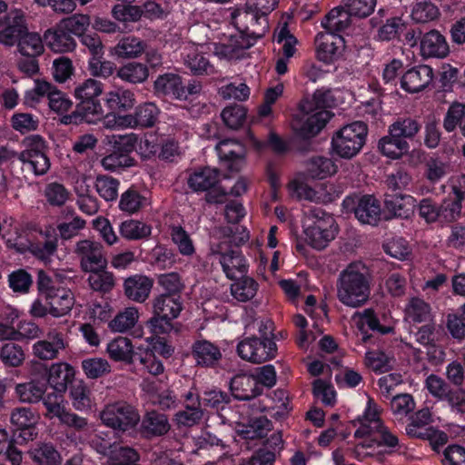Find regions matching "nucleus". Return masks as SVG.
<instances>
[{
	"label": "nucleus",
	"mask_w": 465,
	"mask_h": 465,
	"mask_svg": "<svg viewBox=\"0 0 465 465\" xmlns=\"http://www.w3.org/2000/svg\"><path fill=\"white\" fill-rule=\"evenodd\" d=\"M370 282L365 267L361 263H351L343 270L337 282V297L350 307H360L370 297Z\"/></svg>",
	"instance_id": "1"
},
{
	"label": "nucleus",
	"mask_w": 465,
	"mask_h": 465,
	"mask_svg": "<svg viewBox=\"0 0 465 465\" xmlns=\"http://www.w3.org/2000/svg\"><path fill=\"white\" fill-rule=\"evenodd\" d=\"M334 99L330 90H317L312 99H304L300 104L302 113L310 114L299 130V134L308 139L317 135L331 117L327 108L331 107Z\"/></svg>",
	"instance_id": "2"
},
{
	"label": "nucleus",
	"mask_w": 465,
	"mask_h": 465,
	"mask_svg": "<svg viewBox=\"0 0 465 465\" xmlns=\"http://www.w3.org/2000/svg\"><path fill=\"white\" fill-rule=\"evenodd\" d=\"M183 309L180 296L160 294L153 301V316L148 321L155 335L179 331L177 323L173 322Z\"/></svg>",
	"instance_id": "3"
},
{
	"label": "nucleus",
	"mask_w": 465,
	"mask_h": 465,
	"mask_svg": "<svg viewBox=\"0 0 465 465\" xmlns=\"http://www.w3.org/2000/svg\"><path fill=\"white\" fill-rule=\"evenodd\" d=\"M25 150L17 153L7 146H0V163L18 158L24 164H27L35 174L45 173L49 167V159L44 153L45 148L44 140L39 135H32L24 140Z\"/></svg>",
	"instance_id": "4"
},
{
	"label": "nucleus",
	"mask_w": 465,
	"mask_h": 465,
	"mask_svg": "<svg viewBox=\"0 0 465 465\" xmlns=\"http://www.w3.org/2000/svg\"><path fill=\"white\" fill-rule=\"evenodd\" d=\"M367 133V125L363 122L343 126L332 137L333 151L341 158L351 159L364 145Z\"/></svg>",
	"instance_id": "5"
},
{
	"label": "nucleus",
	"mask_w": 465,
	"mask_h": 465,
	"mask_svg": "<svg viewBox=\"0 0 465 465\" xmlns=\"http://www.w3.org/2000/svg\"><path fill=\"white\" fill-rule=\"evenodd\" d=\"M260 337H250L242 340L237 346L238 355L245 361L259 364L273 358L277 351L276 343L270 337L271 331L262 332L260 327Z\"/></svg>",
	"instance_id": "6"
},
{
	"label": "nucleus",
	"mask_w": 465,
	"mask_h": 465,
	"mask_svg": "<svg viewBox=\"0 0 465 465\" xmlns=\"http://www.w3.org/2000/svg\"><path fill=\"white\" fill-rule=\"evenodd\" d=\"M100 417L104 425L122 431L134 428L140 421L136 409L124 401L106 405Z\"/></svg>",
	"instance_id": "7"
},
{
	"label": "nucleus",
	"mask_w": 465,
	"mask_h": 465,
	"mask_svg": "<svg viewBox=\"0 0 465 465\" xmlns=\"http://www.w3.org/2000/svg\"><path fill=\"white\" fill-rule=\"evenodd\" d=\"M79 260L83 272L94 271L107 267L106 254L101 242L89 239L76 242L74 251Z\"/></svg>",
	"instance_id": "8"
},
{
	"label": "nucleus",
	"mask_w": 465,
	"mask_h": 465,
	"mask_svg": "<svg viewBox=\"0 0 465 465\" xmlns=\"http://www.w3.org/2000/svg\"><path fill=\"white\" fill-rule=\"evenodd\" d=\"M27 22L22 10L15 9L0 16V44L11 47L27 33Z\"/></svg>",
	"instance_id": "9"
},
{
	"label": "nucleus",
	"mask_w": 465,
	"mask_h": 465,
	"mask_svg": "<svg viewBox=\"0 0 465 465\" xmlns=\"http://www.w3.org/2000/svg\"><path fill=\"white\" fill-rule=\"evenodd\" d=\"M234 18L241 30L254 39L262 38L269 29L267 12L260 13L257 7L247 6L238 11Z\"/></svg>",
	"instance_id": "10"
},
{
	"label": "nucleus",
	"mask_w": 465,
	"mask_h": 465,
	"mask_svg": "<svg viewBox=\"0 0 465 465\" xmlns=\"http://www.w3.org/2000/svg\"><path fill=\"white\" fill-rule=\"evenodd\" d=\"M312 215L316 221L305 230L306 240L314 249L323 250L335 237L334 220L329 215L320 217L315 211L312 212Z\"/></svg>",
	"instance_id": "11"
},
{
	"label": "nucleus",
	"mask_w": 465,
	"mask_h": 465,
	"mask_svg": "<svg viewBox=\"0 0 465 465\" xmlns=\"http://www.w3.org/2000/svg\"><path fill=\"white\" fill-rule=\"evenodd\" d=\"M228 242L223 241L212 248L213 253L220 254V262L226 276L236 280L247 272V264L238 250H228Z\"/></svg>",
	"instance_id": "12"
},
{
	"label": "nucleus",
	"mask_w": 465,
	"mask_h": 465,
	"mask_svg": "<svg viewBox=\"0 0 465 465\" xmlns=\"http://www.w3.org/2000/svg\"><path fill=\"white\" fill-rule=\"evenodd\" d=\"M39 420V414L27 407H16L10 413V423L20 430L19 437L25 441L33 440L37 436L35 427Z\"/></svg>",
	"instance_id": "13"
},
{
	"label": "nucleus",
	"mask_w": 465,
	"mask_h": 465,
	"mask_svg": "<svg viewBox=\"0 0 465 465\" xmlns=\"http://www.w3.org/2000/svg\"><path fill=\"white\" fill-rule=\"evenodd\" d=\"M289 186L300 199L315 203H328L335 198V190L331 183H322L316 189L304 182L294 180L290 183Z\"/></svg>",
	"instance_id": "14"
},
{
	"label": "nucleus",
	"mask_w": 465,
	"mask_h": 465,
	"mask_svg": "<svg viewBox=\"0 0 465 465\" xmlns=\"http://www.w3.org/2000/svg\"><path fill=\"white\" fill-rule=\"evenodd\" d=\"M65 347L66 343L63 334L56 330H52L46 334L45 340L38 341L34 344L33 352L40 360L52 361L56 359L59 352Z\"/></svg>",
	"instance_id": "15"
},
{
	"label": "nucleus",
	"mask_w": 465,
	"mask_h": 465,
	"mask_svg": "<svg viewBox=\"0 0 465 465\" xmlns=\"http://www.w3.org/2000/svg\"><path fill=\"white\" fill-rule=\"evenodd\" d=\"M433 79L432 68L429 65H418L409 69L401 77V87L409 93L424 90Z\"/></svg>",
	"instance_id": "16"
},
{
	"label": "nucleus",
	"mask_w": 465,
	"mask_h": 465,
	"mask_svg": "<svg viewBox=\"0 0 465 465\" xmlns=\"http://www.w3.org/2000/svg\"><path fill=\"white\" fill-rule=\"evenodd\" d=\"M153 284V281L145 275H132L124 281V293L128 300L143 303L148 299Z\"/></svg>",
	"instance_id": "17"
},
{
	"label": "nucleus",
	"mask_w": 465,
	"mask_h": 465,
	"mask_svg": "<svg viewBox=\"0 0 465 465\" xmlns=\"http://www.w3.org/2000/svg\"><path fill=\"white\" fill-rule=\"evenodd\" d=\"M171 429L168 418L164 413L155 410L147 411L143 416L140 431L147 439L161 437Z\"/></svg>",
	"instance_id": "18"
},
{
	"label": "nucleus",
	"mask_w": 465,
	"mask_h": 465,
	"mask_svg": "<svg viewBox=\"0 0 465 465\" xmlns=\"http://www.w3.org/2000/svg\"><path fill=\"white\" fill-rule=\"evenodd\" d=\"M342 37L329 31L319 33L315 37L317 55L321 61L331 62L339 54L342 46Z\"/></svg>",
	"instance_id": "19"
},
{
	"label": "nucleus",
	"mask_w": 465,
	"mask_h": 465,
	"mask_svg": "<svg viewBox=\"0 0 465 465\" xmlns=\"http://www.w3.org/2000/svg\"><path fill=\"white\" fill-rule=\"evenodd\" d=\"M230 389L233 397L241 401H250L262 391L256 377L245 373L235 375L231 380Z\"/></svg>",
	"instance_id": "20"
},
{
	"label": "nucleus",
	"mask_w": 465,
	"mask_h": 465,
	"mask_svg": "<svg viewBox=\"0 0 465 465\" xmlns=\"http://www.w3.org/2000/svg\"><path fill=\"white\" fill-rule=\"evenodd\" d=\"M355 217L364 224L377 225L381 220V204L373 195H363L354 207Z\"/></svg>",
	"instance_id": "21"
},
{
	"label": "nucleus",
	"mask_w": 465,
	"mask_h": 465,
	"mask_svg": "<svg viewBox=\"0 0 465 465\" xmlns=\"http://www.w3.org/2000/svg\"><path fill=\"white\" fill-rule=\"evenodd\" d=\"M420 51L425 57L443 58L449 54V45L439 31L430 30L420 39Z\"/></svg>",
	"instance_id": "22"
},
{
	"label": "nucleus",
	"mask_w": 465,
	"mask_h": 465,
	"mask_svg": "<svg viewBox=\"0 0 465 465\" xmlns=\"http://www.w3.org/2000/svg\"><path fill=\"white\" fill-rule=\"evenodd\" d=\"M46 45L56 53L73 51L76 45L75 40L59 24L54 28L48 29L44 35Z\"/></svg>",
	"instance_id": "23"
},
{
	"label": "nucleus",
	"mask_w": 465,
	"mask_h": 465,
	"mask_svg": "<svg viewBox=\"0 0 465 465\" xmlns=\"http://www.w3.org/2000/svg\"><path fill=\"white\" fill-rule=\"evenodd\" d=\"M192 356L197 365L212 367L222 358V353L217 346L208 341L202 340L193 344Z\"/></svg>",
	"instance_id": "24"
},
{
	"label": "nucleus",
	"mask_w": 465,
	"mask_h": 465,
	"mask_svg": "<svg viewBox=\"0 0 465 465\" xmlns=\"http://www.w3.org/2000/svg\"><path fill=\"white\" fill-rule=\"evenodd\" d=\"M49 313L54 317H61L69 313L74 304V295L70 291L57 289L47 292Z\"/></svg>",
	"instance_id": "25"
},
{
	"label": "nucleus",
	"mask_w": 465,
	"mask_h": 465,
	"mask_svg": "<svg viewBox=\"0 0 465 465\" xmlns=\"http://www.w3.org/2000/svg\"><path fill=\"white\" fill-rule=\"evenodd\" d=\"M46 383L32 380L16 384L15 387V393L20 402L35 404L42 401L46 392Z\"/></svg>",
	"instance_id": "26"
},
{
	"label": "nucleus",
	"mask_w": 465,
	"mask_h": 465,
	"mask_svg": "<svg viewBox=\"0 0 465 465\" xmlns=\"http://www.w3.org/2000/svg\"><path fill=\"white\" fill-rule=\"evenodd\" d=\"M74 368L67 363L53 364L48 373V383L59 393L67 390L68 384L73 383Z\"/></svg>",
	"instance_id": "27"
},
{
	"label": "nucleus",
	"mask_w": 465,
	"mask_h": 465,
	"mask_svg": "<svg viewBox=\"0 0 465 465\" xmlns=\"http://www.w3.org/2000/svg\"><path fill=\"white\" fill-rule=\"evenodd\" d=\"M271 430L272 422L265 416L252 418L237 426L238 434L247 440L263 438Z\"/></svg>",
	"instance_id": "28"
},
{
	"label": "nucleus",
	"mask_w": 465,
	"mask_h": 465,
	"mask_svg": "<svg viewBox=\"0 0 465 465\" xmlns=\"http://www.w3.org/2000/svg\"><path fill=\"white\" fill-rule=\"evenodd\" d=\"M107 352L114 361H124L128 364H132L138 356V354L134 351L131 340L121 336L108 343Z\"/></svg>",
	"instance_id": "29"
},
{
	"label": "nucleus",
	"mask_w": 465,
	"mask_h": 465,
	"mask_svg": "<svg viewBox=\"0 0 465 465\" xmlns=\"http://www.w3.org/2000/svg\"><path fill=\"white\" fill-rule=\"evenodd\" d=\"M147 46V43L138 37L124 36L114 46V54L120 58L134 59L145 53Z\"/></svg>",
	"instance_id": "30"
},
{
	"label": "nucleus",
	"mask_w": 465,
	"mask_h": 465,
	"mask_svg": "<svg viewBox=\"0 0 465 465\" xmlns=\"http://www.w3.org/2000/svg\"><path fill=\"white\" fill-rule=\"evenodd\" d=\"M154 89L157 93L170 94L177 99H186V92L182 84L181 77L173 74L160 75L154 82Z\"/></svg>",
	"instance_id": "31"
},
{
	"label": "nucleus",
	"mask_w": 465,
	"mask_h": 465,
	"mask_svg": "<svg viewBox=\"0 0 465 465\" xmlns=\"http://www.w3.org/2000/svg\"><path fill=\"white\" fill-rule=\"evenodd\" d=\"M219 182V172L216 169L203 168L195 172L188 178V185L195 192H206Z\"/></svg>",
	"instance_id": "32"
},
{
	"label": "nucleus",
	"mask_w": 465,
	"mask_h": 465,
	"mask_svg": "<svg viewBox=\"0 0 465 465\" xmlns=\"http://www.w3.org/2000/svg\"><path fill=\"white\" fill-rule=\"evenodd\" d=\"M414 202L410 195L397 194L385 200V207L393 216L408 219L413 213Z\"/></svg>",
	"instance_id": "33"
},
{
	"label": "nucleus",
	"mask_w": 465,
	"mask_h": 465,
	"mask_svg": "<svg viewBox=\"0 0 465 465\" xmlns=\"http://www.w3.org/2000/svg\"><path fill=\"white\" fill-rule=\"evenodd\" d=\"M18 51L24 56L36 57L44 53V45L41 36L35 32L23 34V36L15 44Z\"/></svg>",
	"instance_id": "34"
},
{
	"label": "nucleus",
	"mask_w": 465,
	"mask_h": 465,
	"mask_svg": "<svg viewBox=\"0 0 465 465\" xmlns=\"http://www.w3.org/2000/svg\"><path fill=\"white\" fill-rule=\"evenodd\" d=\"M379 149L384 155L398 159L409 152L410 144L407 141L393 137L389 130V134L379 141Z\"/></svg>",
	"instance_id": "35"
},
{
	"label": "nucleus",
	"mask_w": 465,
	"mask_h": 465,
	"mask_svg": "<svg viewBox=\"0 0 465 465\" xmlns=\"http://www.w3.org/2000/svg\"><path fill=\"white\" fill-rule=\"evenodd\" d=\"M338 166L327 157L315 156L307 162L308 174L312 178L323 179L337 173Z\"/></svg>",
	"instance_id": "36"
},
{
	"label": "nucleus",
	"mask_w": 465,
	"mask_h": 465,
	"mask_svg": "<svg viewBox=\"0 0 465 465\" xmlns=\"http://www.w3.org/2000/svg\"><path fill=\"white\" fill-rule=\"evenodd\" d=\"M392 136L403 141L412 140L420 130V124L414 118H399L389 127Z\"/></svg>",
	"instance_id": "37"
},
{
	"label": "nucleus",
	"mask_w": 465,
	"mask_h": 465,
	"mask_svg": "<svg viewBox=\"0 0 465 465\" xmlns=\"http://www.w3.org/2000/svg\"><path fill=\"white\" fill-rule=\"evenodd\" d=\"M231 285V293L237 301L245 302L252 300L257 292L258 283L251 277L241 275Z\"/></svg>",
	"instance_id": "38"
},
{
	"label": "nucleus",
	"mask_w": 465,
	"mask_h": 465,
	"mask_svg": "<svg viewBox=\"0 0 465 465\" xmlns=\"http://www.w3.org/2000/svg\"><path fill=\"white\" fill-rule=\"evenodd\" d=\"M99 268L94 271H89L88 282L92 290L102 293L110 292L115 285V278L113 272Z\"/></svg>",
	"instance_id": "39"
},
{
	"label": "nucleus",
	"mask_w": 465,
	"mask_h": 465,
	"mask_svg": "<svg viewBox=\"0 0 465 465\" xmlns=\"http://www.w3.org/2000/svg\"><path fill=\"white\" fill-rule=\"evenodd\" d=\"M36 465H61L62 457L58 450L49 443H43L30 452Z\"/></svg>",
	"instance_id": "40"
},
{
	"label": "nucleus",
	"mask_w": 465,
	"mask_h": 465,
	"mask_svg": "<svg viewBox=\"0 0 465 465\" xmlns=\"http://www.w3.org/2000/svg\"><path fill=\"white\" fill-rule=\"evenodd\" d=\"M117 76L125 82L141 84L148 78L149 71L145 64L131 62L117 70Z\"/></svg>",
	"instance_id": "41"
},
{
	"label": "nucleus",
	"mask_w": 465,
	"mask_h": 465,
	"mask_svg": "<svg viewBox=\"0 0 465 465\" xmlns=\"http://www.w3.org/2000/svg\"><path fill=\"white\" fill-rule=\"evenodd\" d=\"M75 110L82 123L94 124L104 115L102 105L98 100H80Z\"/></svg>",
	"instance_id": "42"
},
{
	"label": "nucleus",
	"mask_w": 465,
	"mask_h": 465,
	"mask_svg": "<svg viewBox=\"0 0 465 465\" xmlns=\"http://www.w3.org/2000/svg\"><path fill=\"white\" fill-rule=\"evenodd\" d=\"M203 411L201 409V402L198 398L192 402V405H186L182 411L174 415V420L179 426L193 427L202 420Z\"/></svg>",
	"instance_id": "43"
},
{
	"label": "nucleus",
	"mask_w": 465,
	"mask_h": 465,
	"mask_svg": "<svg viewBox=\"0 0 465 465\" xmlns=\"http://www.w3.org/2000/svg\"><path fill=\"white\" fill-rule=\"evenodd\" d=\"M350 15L342 8V5L331 9L322 22L327 31L334 33L346 29L350 24Z\"/></svg>",
	"instance_id": "44"
},
{
	"label": "nucleus",
	"mask_w": 465,
	"mask_h": 465,
	"mask_svg": "<svg viewBox=\"0 0 465 465\" xmlns=\"http://www.w3.org/2000/svg\"><path fill=\"white\" fill-rule=\"evenodd\" d=\"M440 15L439 8L430 1L417 2L411 10V18L416 23L425 24L437 20Z\"/></svg>",
	"instance_id": "45"
},
{
	"label": "nucleus",
	"mask_w": 465,
	"mask_h": 465,
	"mask_svg": "<svg viewBox=\"0 0 465 465\" xmlns=\"http://www.w3.org/2000/svg\"><path fill=\"white\" fill-rule=\"evenodd\" d=\"M139 318L138 310L134 307H128L119 312L109 323L114 331L124 332L132 329Z\"/></svg>",
	"instance_id": "46"
},
{
	"label": "nucleus",
	"mask_w": 465,
	"mask_h": 465,
	"mask_svg": "<svg viewBox=\"0 0 465 465\" xmlns=\"http://www.w3.org/2000/svg\"><path fill=\"white\" fill-rule=\"evenodd\" d=\"M134 95L129 90L110 92L106 97V104L112 111H126L134 105Z\"/></svg>",
	"instance_id": "47"
},
{
	"label": "nucleus",
	"mask_w": 465,
	"mask_h": 465,
	"mask_svg": "<svg viewBox=\"0 0 465 465\" xmlns=\"http://www.w3.org/2000/svg\"><path fill=\"white\" fill-rule=\"evenodd\" d=\"M184 61L193 74L196 75L208 74V70L213 68L209 60L193 45L188 49Z\"/></svg>",
	"instance_id": "48"
},
{
	"label": "nucleus",
	"mask_w": 465,
	"mask_h": 465,
	"mask_svg": "<svg viewBox=\"0 0 465 465\" xmlns=\"http://www.w3.org/2000/svg\"><path fill=\"white\" fill-rule=\"evenodd\" d=\"M120 233L129 240L143 239L151 234V227L140 221L128 220L121 223Z\"/></svg>",
	"instance_id": "49"
},
{
	"label": "nucleus",
	"mask_w": 465,
	"mask_h": 465,
	"mask_svg": "<svg viewBox=\"0 0 465 465\" xmlns=\"http://www.w3.org/2000/svg\"><path fill=\"white\" fill-rule=\"evenodd\" d=\"M407 319L414 322H427L430 318V308L420 298H411L405 309Z\"/></svg>",
	"instance_id": "50"
},
{
	"label": "nucleus",
	"mask_w": 465,
	"mask_h": 465,
	"mask_svg": "<svg viewBox=\"0 0 465 465\" xmlns=\"http://www.w3.org/2000/svg\"><path fill=\"white\" fill-rule=\"evenodd\" d=\"M91 391L87 385L78 381L71 385L70 396L72 398L73 405L76 410L84 411L91 407Z\"/></svg>",
	"instance_id": "51"
},
{
	"label": "nucleus",
	"mask_w": 465,
	"mask_h": 465,
	"mask_svg": "<svg viewBox=\"0 0 465 465\" xmlns=\"http://www.w3.org/2000/svg\"><path fill=\"white\" fill-rule=\"evenodd\" d=\"M82 368L89 379L101 378L111 371V365L103 358H89L82 361Z\"/></svg>",
	"instance_id": "52"
},
{
	"label": "nucleus",
	"mask_w": 465,
	"mask_h": 465,
	"mask_svg": "<svg viewBox=\"0 0 465 465\" xmlns=\"http://www.w3.org/2000/svg\"><path fill=\"white\" fill-rule=\"evenodd\" d=\"M58 24L68 33L83 36L90 25V16L83 14H74L62 19Z\"/></svg>",
	"instance_id": "53"
},
{
	"label": "nucleus",
	"mask_w": 465,
	"mask_h": 465,
	"mask_svg": "<svg viewBox=\"0 0 465 465\" xmlns=\"http://www.w3.org/2000/svg\"><path fill=\"white\" fill-rule=\"evenodd\" d=\"M118 180L107 176L98 175L95 179V189L98 194L105 201H114L118 195Z\"/></svg>",
	"instance_id": "54"
},
{
	"label": "nucleus",
	"mask_w": 465,
	"mask_h": 465,
	"mask_svg": "<svg viewBox=\"0 0 465 465\" xmlns=\"http://www.w3.org/2000/svg\"><path fill=\"white\" fill-rule=\"evenodd\" d=\"M341 5L350 15L363 18L373 12L376 0H342Z\"/></svg>",
	"instance_id": "55"
},
{
	"label": "nucleus",
	"mask_w": 465,
	"mask_h": 465,
	"mask_svg": "<svg viewBox=\"0 0 465 465\" xmlns=\"http://www.w3.org/2000/svg\"><path fill=\"white\" fill-rule=\"evenodd\" d=\"M361 315V322L359 323V328L363 333L362 336V341L367 342L369 340H371V335H367L365 331H363L364 325H367L371 330L372 331H378L381 334L389 333L392 331V328L391 327H385L381 326L380 324L379 319L375 316L373 310L371 309H366L363 311Z\"/></svg>",
	"instance_id": "56"
},
{
	"label": "nucleus",
	"mask_w": 465,
	"mask_h": 465,
	"mask_svg": "<svg viewBox=\"0 0 465 465\" xmlns=\"http://www.w3.org/2000/svg\"><path fill=\"white\" fill-rule=\"evenodd\" d=\"M464 119L465 104L460 102H453L444 117L443 128L449 133L453 132L458 125L460 127V124H462Z\"/></svg>",
	"instance_id": "57"
},
{
	"label": "nucleus",
	"mask_w": 465,
	"mask_h": 465,
	"mask_svg": "<svg viewBox=\"0 0 465 465\" xmlns=\"http://www.w3.org/2000/svg\"><path fill=\"white\" fill-rule=\"evenodd\" d=\"M216 150L222 160L232 161L244 156V147L242 143L232 139L220 142Z\"/></svg>",
	"instance_id": "58"
},
{
	"label": "nucleus",
	"mask_w": 465,
	"mask_h": 465,
	"mask_svg": "<svg viewBox=\"0 0 465 465\" xmlns=\"http://www.w3.org/2000/svg\"><path fill=\"white\" fill-rule=\"evenodd\" d=\"M0 359L6 366L17 367L24 361L25 353L20 345L5 343L0 350Z\"/></svg>",
	"instance_id": "59"
},
{
	"label": "nucleus",
	"mask_w": 465,
	"mask_h": 465,
	"mask_svg": "<svg viewBox=\"0 0 465 465\" xmlns=\"http://www.w3.org/2000/svg\"><path fill=\"white\" fill-rule=\"evenodd\" d=\"M415 409V402L411 394L401 393L392 397L391 410L393 415L399 419L407 416Z\"/></svg>",
	"instance_id": "60"
},
{
	"label": "nucleus",
	"mask_w": 465,
	"mask_h": 465,
	"mask_svg": "<svg viewBox=\"0 0 465 465\" xmlns=\"http://www.w3.org/2000/svg\"><path fill=\"white\" fill-rule=\"evenodd\" d=\"M145 201L146 199L137 191L130 188L122 194L119 207L124 212L134 213L143 206Z\"/></svg>",
	"instance_id": "61"
},
{
	"label": "nucleus",
	"mask_w": 465,
	"mask_h": 465,
	"mask_svg": "<svg viewBox=\"0 0 465 465\" xmlns=\"http://www.w3.org/2000/svg\"><path fill=\"white\" fill-rule=\"evenodd\" d=\"M246 117V110L243 106L236 104L228 106L222 112V118L224 124L231 129L240 128Z\"/></svg>",
	"instance_id": "62"
},
{
	"label": "nucleus",
	"mask_w": 465,
	"mask_h": 465,
	"mask_svg": "<svg viewBox=\"0 0 465 465\" xmlns=\"http://www.w3.org/2000/svg\"><path fill=\"white\" fill-rule=\"evenodd\" d=\"M69 192L61 183H51L45 189V196L52 206H63L69 198Z\"/></svg>",
	"instance_id": "63"
},
{
	"label": "nucleus",
	"mask_w": 465,
	"mask_h": 465,
	"mask_svg": "<svg viewBox=\"0 0 465 465\" xmlns=\"http://www.w3.org/2000/svg\"><path fill=\"white\" fill-rule=\"evenodd\" d=\"M461 201L457 197L445 199L440 205V219L447 223L457 221L461 214Z\"/></svg>",
	"instance_id": "64"
}]
</instances>
